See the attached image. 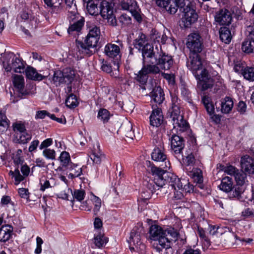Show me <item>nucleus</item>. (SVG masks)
<instances>
[{"label":"nucleus","instance_id":"nucleus-1","mask_svg":"<svg viewBox=\"0 0 254 254\" xmlns=\"http://www.w3.org/2000/svg\"><path fill=\"white\" fill-rule=\"evenodd\" d=\"M187 66L197 79V86L201 91H205L213 87L214 81L208 71L202 68V62L198 54H190Z\"/></svg>","mask_w":254,"mask_h":254},{"label":"nucleus","instance_id":"nucleus-2","mask_svg":"<svg viewBox=\"0 0 254 254\" xmlns=\"http://www.w3.org/2000/svg\"><path fill=\"white\" fill-rule=\"evenodd\" d=\"M149 171L154 177L152 183L148 184V188L152 193H154L156 191V188L154 185L152 186V184H155L157 187L162 188L166 184V180L168 179L167 176H169L167 174H170V172L160 167H156L154 165L150 166Z\"/></svg>","mask_w":254,"mask_h":254},{"label":"nucleus","instance_id":"nucleus-3","mask_svg":"<svg viewBox=\"0 0 254 254\" xmlns=\"http://www.w3.org/2000/svg\"><path fill=\"white\" fill-rule=\"evenodd\" d=\"M100 37L90 36L87 35L84 40V43L82 41L76 40V50L79 55L82 56H90L93 52L91 48L96 47L99 40Z\"/></svg>","mask_w":254,"mask_h":254},{"label":"nucleus","instance_id":"nucleus-4","mask_svg":"<svg viewBox=\"0 0 254 254\" xmlns=\"http://www.w3.org/2000/svg\"><path fill=\"white\" fill-rule=\"evenodd\" d=\"M68 19L69 23L67 32L69 35L75 36L82 30L84 25V18L81 16L75 11H69Z\"/></svg>","mask_w":254,"mask_h":254},{"label":"nucleus","instance_id":"nucleus-5","mask_svg":"<svg viewBox=\"0 0 254 254\" xmlns=\"http://www.w3.org/2000/svg\"><path fill=\"white\" fill-rule=\"evenodd\" d=\"M114 4L111 2L103 0L100 4V14L102 17L107 20V23L112 26L117 25V20L114 14Z\"/></svg>","mask_w":254,"mask_h":254},{"label":"nucleus","instance_id":"nucleus-6","mask_svg":"<svg viewBox=\"0 0 254 254\" xmlns=\"http://www.w3.org/2000/svg\"><path fill=\"white\" fill-rule=\"evenodd\" d=\"M183 0V4L179 5L177 6V10L179 9L180 11L183 13L182 21L186 28H189L190 25L194 23L198 18V15L195 10L191 7L189 4L186 5L185 0Z\"/></svg>","mask_w":254,"mask_h":254},{"label":"nucleus","instance_id":"nucleus-7","mask_svg":"<svg viewBox=\"0 0 254 254\" xmlns=\"http://www.w3.org/2000/svg\"><path fill=\"white\" fill-rule=\"evenodd\" d=\"M74 71L71 68H65L63 70H57L54 71L53 76V81L57 86L61 84H70L74 79Z\"/></svg>","mask_w":254,"mask_h":254},{"label":"nucleus","instance_id":"nucleus-8","mask_svg":"<svg viewBox=\"0 0 254 254\" xmlns=\"http://www.w3.org/2000/svg\"><path fill=\"white\" fill-rule=\"evenodd\" d=\"M161 45H156L154 48L153 45L148 44L143 48L140 51L142 58V63H152L155 64L156 63L157 58H158L161 53Z\"/></svg>","mask_w":254,"mask_h":254},{"label":"nucleus","instance_id":"nucleus-9","mask_svg":"<svg viewBox=\"0 0 254 254\" xmlns=\"http://www.w3.org/2000/svg\"><path fill=\"white\" fill-rule=\"evenodd\" d=\"M4 66L6 65L5 70L7 71L13 69L14 72L21 73L24 71V65L21 59L16 57L13 53L6 54L5 61L3 62Z\"/></svg>","mask_w":254,"mask_h":254},{"label":"nucleus","instance_id":"nucleus-10","mask_svg":"<svg viewBox=\"0 0 254 254\" xmlns=\"http://www.w3.org/2000/svg\"><path fill=\"white\" fill-rule=\"evenodd\" d=\"M186 46L190 54L200 53L203 48V39L198 33H191L188 36Z\"/></svg>","mask_w":254,"mask_h":254},{"label":"nucleus","instance_id":"nucleus-11","mask_svg":"<svg viewBox=\"0 0 254 254\" xmlns=\"http://www.w3.org/2000/svg\"><path fill=\"white\" fill-rule=\"evenodd\" d=\"M164 235V237L160 240L159 245H157L155 247V249L159 253L163 249L167 250L171 248L172 242L176 241L178 233L174 229H171L165 230Z\"/></svg>","mask_w":254,"mask_h":254},{"label":"nucleus","instance_id":"nucleus-12","mask_svg":"<svg viewBox=\"0 0 254 254\" xmlns=\"http://www.w3.org/2000/svg\"><path fill=\"white\" fill-rule=\"evenodd\" d=\"M168 174L169 176H167L168 179L166 180V184L169 183V188L170 187L173 190L178 189V190H185V192L190 191V183L187 181L181 180L173 173H170Z\"/></svg>","mask_w":254,"mask_h":254},{"label":"nucleus","instance_id":"nucleus-13","mask_svg":"<svg viewBox=\"0 0 254 254\" xmlns=\"http://www.w3.org/2000/svg\"><path fill=\"white\" fill-rule=\"evenodd\" d=\"M156 4L162 9L166 10L170 14H174L177 11V6L180 4H183L182 0H153Z\"/></svg>","mask_w":254,"mask_h":254},{"label":"nucleus","instance_id":"nucleus-14","mask_svg":"<svg viewBox=\"0 0 254 254\" xmlns=\"http://www.w3.org/2000/svg\"><path fill=\"white\" fill-rule=\"evenodd\" d=\"M232 15L230 11L226 8H222L215 12V21L219 25L228 26L232 21Z\"/></svg>","mask_w":254,"mask_h":254},{"label":"nucleus","instance_id":"nucleus-15","mask_svg":"<svg viewBox=\"0 0 254 254\" xmlns=\"http://www.w3.org/2000/svg\"><path fill=\"white\" fill-rule=\"evenodd\" d=\"M169 140L171 142V147L173 154L178 156H182L183 150L185 146L184 138L174 134L169 138Z\"/></svg>","mask_w":254,"mask_h":254},{"label":"nucleus","instance_id":"nucleus-16","mask_svg":"<svg viewBox=\"0 0 254 254\" xmlns=\"http://www.w3.org/2000/svg\"><path fill=\"white\" fill-rule=\"evenodd\" d=\"M20 165V170L22 175L20 173L18 166L14 171H10L8 173L12 178L14 179V184L15 185H18L21 182L23 181L25 178L29 175L30 173V168L27 165L22 164Z\"/></svg>","mask_w":254,"mask_h":254},{"label":"nucleus","instance_id":"nucleus-17","mask_svg":"<svg viewBox=\"0 0 254 254\" xmlns=\"http://www.w3.org/2000/svg\"><path fill=\"white\" fill-rule=\"evenodd\" d=\"M155 64H157L160 69L169 70L173 64V60L172 56L163 53L161 49V53Z\"/></svg>","mask_w":254,"mask_h":254},{"label":"nucleus","instance_id":"nucleus-18","mask_svg":"<svg viewBox=\"0 0 254 254\" xmlns=\"http://www.w3.org/2000/svg\"><path fill=\"white\" fill-rule=\"evenodd\" d=\"M152 105L153 111L150 116V124L153 127H159L162 123L163 116L161 109L158 107H154Z\"/></svg>","mask_w":254,"mask_h":254},{"label":"nucleus","instance_id":"nucleus-19","mask_svg":"<svg viewBox=\"0 0 254 254\" xmlns=\"http://www.w3.org/2000/svg\"><path fill=\"white\" fill-rule=\"evenodd\" d=\"M242 170L249 174H254V159L249 155H245L241 158Z\"/></svg>","mask_w":254,"mask_h":254},{"label":"nucleus","instance_id":"nucleus-20","mask_svg":"<svg viewBox=\"0 0 254 254\" xmlns=\"http://www.w3.org/2000/svg\"><path fill=\"white\" fill-rule=\"evenodd\" d=\"M164 232L165 231L163 230L162 227L158 225H153L150 227L149 234L151 239L158 242L156 244L154 243L153 244L155 248L157 245H159V241L161 238L164 237Z\"/></svg>","mask_w":254,"mask_h":254},{"label":"nucleus","instance_id":"nucleus-21","mask_svg":"<svg viewBox=\"0 0 254 254\" xmlns=\"http://www.w3.org/2000/svg\"><path fill=\"white\" fill-rule=\"evenodd\" d=\"M151 102L156 104L155 107H158L157 105H161L165 99L164 93L160 86H155L150 93Z\"/></svg>","mask_w":254,"mask_h":254},{"label":"nucleus","instance_id":"nucleus-22","mask_svg":"<svg viewBox=\"0 0 254 254\" xmlns=\"http://www.w3.org/2000/svg\"><path fill=\"white\" fill-rule=\"evenodd\" d=\"M104 53L110 58H116L117 61L120 58V49L118 46L115 44H107L105 47Z\"/></svg>","mask_w":254,"mask_h":254},{"label":"nucleus","instance_id":"nucleus-23","mask_svg":"<svg viewBox=\"0 0 254 254\" xmlns=\"http://www.w3.org/2000/svg\"><path fill=\"white\" fill-rule=\"evenodd\" d=\"M12 81L14 87L18 89V92L22 95H27L29 94V92L24 89V80L22 75H14Z\"/></svg>","mask_w":254,"mask_h":254},{"label":"nucleus","instance_id":"nucleus-24","mask_svg":"<svg viewBox=\"0 0 254 254\" xmlns=\"http://www.w3.org/2000/svg\"><path fill=\"white\" fill-rule=\"evenodd\" d=\"M13 228L9 225H3L0 228V241L5 242L8 241L12 235Z\"/></svg>","mask_w":254,"mask_h":254},{"label":"nucleus","instance_id":"nucleus-25","mask_svg":"<svg viewBox=\"0 0 254 254\" xmlns=\"http://www.w3.org/2000/svg\"><path fill=\"white\" fill-rule=\"evenodd\" d=\"M151 158L155 161L165 162V167L163 168H169V166L166 165V155L160 148H155L154 149L151 154Z\"/></svg>","mask_w":254,"mask_h":254},{"label":"nucleus","instance_id":"nucleus-26","mask_svg":"<svg viewBox=\"0 0 254 254\" xmlns=\"http://www.w3.org/2000/svg\"><path fill=\"white\" fill-rule=\"evenodd\" d=\"M65 169L70 172L68 174V178L71 179L79 177L82 174V168L78 165L72 162H70V164Z\"/></svg>","mask_w":254,"mask_h":254},{"label":"nucleus","instance_id":"nucleus-27","mask_svg":"<svg viewBox=\"0 0 254 254\" xmlns=\"http://www.w3.org/2000/svg\"><path fill=\"white\" fill-rule=\"evenodd\" d=\"M148 78V75H147L144 72L142 71V69L138 72L137 73L134 74V79L138 83L143 90H145V85L147 83V81Z\"/></svg>","mask_w":254,"mask_h":254},{"label":"nucleus","instance_id":"nucleus-28","mask_svg":"<svg viewBox=\"0 0 254 254\" xmlns=\"http://www.w3.org/2000/svg\"><path fill=\"white\" fill-rule=\"evenodd\" d=\"M219 33L220 39L223 42L229 44L231 42L232 36L230 30L227 26L221 27L219 29Z\"/></svg>","mask_w":254,"mask_h":254},{"label":"nucleus","instance_id":"nucleus-29","mask_svg":"<svg viewBox=\"0 0 254 254\" xmlns=\"http://www.w3.org/2000/svg\"><path fill=\"white\" fill-rule=\"evenodd\" d=\"M142 71L144 72L147 75L148 74H157L160 72V69L157 64L152 63H142Z\"/></svg>","mask_w":254,"mask_h":254},{"label":"nucleus","instance_id":"nucleus-30","mask_svg":"<svg viewBox=\"0 0 254 254\" xmlns=\"http://www.w3.org/2000/svg\"><path fill=\"white\" fill-rule=\"evenodd\" d=\"M25 71L27 78L29 79L41 81L45 77L42 74H39L36 69L31 66H28Z\"/></svg>","mask_w":254,"mask_h":254},{"label":"nucleus","instance_id":"nucleus-31","mask_svg":"<svg viewBox=\"0 0 254 254\" xmlns=\"http://www.w3.org/2000/svg\"><path fill=\"white\" fill-rule=\"evenodd\" d=\"M148 44H149L147 42L146 36L143 33H140L138 37L134 40L133 43L134 47L139 51H140L144 47Z\"/></svg>","mask_w":254,"mask_h":254},{"label":"nucleus","instance_id":"nucleus-32","mask_svg":"<svg viewBox=\"0 0 254 254\" xmlns=\"http://www.w3.org/2000/svg\"><path fill=\"white\" fill-rule=\"evenodd\" d=\"M177 97H173L172 98V104L171 111V118L174 119L176 118H181L180 115V109L179 107V103L177 102Z\"/></svg>","mask_w":254,"mask_h":254},{"label":"nucleus","instance_id":"nucleus-33","mask_svg":"<svg viewBox=\"0 0 254 254\" xmlns=\"http://www.w3.org/2000/svg\"><path fill=\"white\" fill-rule=\"evenodd\" d=\"M59 160L61 162L62 166L58 167V170L59 171H62L64 168H65L68 166L71 162L70 157L69 154L66 151H63L59 157Z\"/></svg>","mask_w":254,"mask_h":254},{"label":"nucleus","instance_id":"nucleus-34","mask_svg":"<svg viewBox=\"0 0 254 254\" xmlns=\"http://www.w3.org/2000/svg\"><path fill=\"white\" fill-rule=\"evenodd\" d=\"M245 188L242 185L236 184L232 188L230 191V197L231 198H237L240 199L241 198V194L244 192Z\"/></svg>","mask_w":254,"mask_h":254},{"label":"nucleus","instance_id":"nucleus-35","mask_svg":"<svg viewBox=\"0 0 254 254\" xmlns=\"http://www.w3.org/2000/svg\"><path fill=\"white\" fill-rule=\"evenodd\" d=\"M232 99L229 97H226L221 102V112L224 114L229 113L233 107Z\"/></svg>","mask_w":254,"mask_h":254},{"label":"nucleus","instance_id":"nucleus-36","mask_svg":"<svg viewBox=\"0 0 254 254\" xmlns=\"http://www.w3.org/2000/svg\"><path fill=\"white\" fill-rule=\"evenodd\" d=\"M173 125L174 127L175 128L177 127H180L181 131H184L186 130L188 127V124L186 121L184 119L183 116H181V118H176L174 119H172Z\"/></svg>","mask_w":254,"mask_h":254},{"label":"nucleus","instance_id":"nucleus-37","mask_svg":"<svg viewBox=\"0 0 254 254\" xmlns=\"http://www.w3.org/2000/svg\"><path fill=\"white\" fill-rule=\"evenodd\" d=\"M232 179L229 177H226L222 179L219 188L225 192H230L232 190Z\"/></svg>","mask_w":254,"mask_h":254},{"label":"nucleus","instance_id":"nucleus-38","mask_svg":"<svg viewBox=\"0 0 254 254\" xmlns=\"http://www.w3.org/2000/svg\"><path fill=\"white\" fill-rule=\"evenodd\" d=\"M121 5L124 9L128 10L130 12L138 9V6L135 0H124L122 2Z\"/></svg>","mask_w":254,"mask_h":254},{"label":"nucleus","instance_id":"nucleus-39","mask_svg":"<svg viewBox=\"0 0 254 254\" xmlns=\"http://www.w3.org/2000/svg\"><path fill=\"white\" fill-rule=\"evenodd\" d=\"M31 135L26 131L17 135V137H14L13 141L15 143L19 144H26L31 139Z\"/></svg>","mask_w":254,"mask_h":254},{"label":"nucleus","instance_id":"nucleus-40","mask_svg":"<svg viewBox=\"0 0 254 254\" xmlns=\"http://www.w3.org/2000/svg\"><path fill=\"white\" fill-rule=\"evenodd\" d=\"M85 2H87L86 9L88 12L92 15H98L99 12L97 4H95L92 0H86Z\"/></svg>","mask_w":254,"mask_h":254},{"label":"nucleus","instance_id":"nucleus-41","mask_svg":"<svg viewBox=\"0 0 254 254\" xmlns=\"http://www.w3.org/2000/svg\"><path fill=\"white\" fill-rule=\"evenodd\" d=\"M201 102L209 114L211 115L214 113V107L211 102V99L208 96H203Z\"/></svg>","mask_w":254,"mask_h":254},{"label":"nucleus","instance_id":"nucleus-42","mask_svg":"<svg viewBox=\"0 0 254 254\" xmlns=\"http://www.w3.org/2000/svg\"><path fill=\"white\" fill-rule=\"evenodd\" d=\"M12 127L14 132V137H17V135L27 131L24 125L20 122L13 123Z\"/></svg>","mask_w":254,"mask_h":254},{"label":"nucleus","instance_id":"nucleus-43","mask_svg":"<svg viewBox=\"0 0 254 254\" xmlns=\"http://www.w3.org/2000/svg\"><path fill=\"white\" fill-rule=\"evenodd\" d=\"M242 49L246 53H251L254 51V45L253 41L246 37L245 41L242 43Z\"/></svg>","mask_w":254,"mask_h":254},{"label":"nucleus","instance_id":"nucleus-44","mask_svg":"<svg viewBox=\"0 0 254 254\" xmlns=\"http://www.w3.org/2000/svg\"><path fill=\"white\" fill-rule=\"evenodd\" d=\"M234 177L237 184L244 186L247 179L246 173H245L243 170L241 171H238L236 174H235Z\"/></svg>","mask_w":254,"mask_h":254},{"label":"nucleus","instance_id":"nucleus-45","mask_svg":"<svg viewBox=\"0 0 254 254\" xmlns=\"http://www.w3.org/2000/svg\"><path fill=\"white\" fill-rule=\"evenodd\" d=\"M65 103L66 106L70 109L75 108L78 104L76 96L73 94H71L68 96Z\"/></svg>","mask_w":254,"mask_h":254},{"label":"nucleus","instance_id":"nucleus-46","mask_svg":"<svg viewBox=\"0 0 254 254\" xmlns=\"http://www.w3.org/2000/svg\"><path fill=\"white\" fill-rule=\"evenodd\" d=\"M39 22L37 17L30 16V18L25 23V26L30 30H34L38 27Z\"/></svg>","mask_w":254,"mask_h":254},{"label":"nucleus","instance_id":"nucleus-47","mask_svg":"<svg viewBox=\"0 0 254 254\" xmlns=\"http://www.w3.org/2000/svg\"><path fill=\"white\" fill-rule=\"evenodd\" d=\"M108 241V238L104 237L100 234L95 235L94 243L95 245L99 248L102 247Z\"/></svg>","mask_w":254,"mask_h":254},{"label":"nucleus","instance_id":"nucleus-48","mask_svg":"<svg viewBox=\"0 0 254 254\" xmlns=\"http://www.w3.org/2000/svg\"><path fill=\"white\" fill-rule=\"evenodd\" d=\"M22 152L21 149H18L15 153L12 154V158L16 166L22 165L24 163V159L21 156Z\"/></svg>","mask_w":254,"mask_h":254},{"label":"nucleus","instance_id":"nucleus-49","mask_svg":"<svg viewBox=\"0 0 254 254\" xmlns=\"http://www.w3.org/2000/svg\"><path fill=\"white\" fill-rule=\"evenodd\" d=\"M244 78L250 81H254V67H246L242 72Z\"/></svg>","mask_w":254,"mask_h":254},{"label":"nucleus","instance_id":"nucleus-50","mask_svg":"<svg viewBox=\"0 0 254 254\" xmlns=\"http://www.w3.org/2000/svg\"><path fill=\"white\" fill-rule=\"evenodd\" d=\"M110 117V115L109 112L105 109H101L98 112L97 117L104 123L108 122Z\"/></svg>","mask_w":254,"mask_h":254},{"label":"nucleus","instance_id":"nucleus-51","mask_svg":"<svg viewBox=\"0 0 254 254\" xmlns=\"http://www.w3.org/2000/svg\"><path fill=\"white\" fill-rule=\"evenodd\" d=\"M129 241L137 246L140 245L141 243L140 242V236L139 234L136 232L134 230H132L130 232Z\"/></svg>","mask_w":254,"mask_h":254},{"label":"nucleus","instance_id":"nucleus-52","mask_svg":"<svg viewBox=\"0 0 254 254\" xmlns=\"http://www.w3.org/2000/svg\"><path fill=\"white\" fill-rule=\"evenodd\" d=\"M8 124L5 115L0 113V133H2L8 128Z\"/></svg>","mask_w":254,"mask_h":254},{"label":"nucleus","instance_id":"nucleus-53","mask_svg":"<svg viewBox=\"0 0 254 254\" xmlns=\"http://www.w3.org/2000/svg\"><path fill=\"white\" fill-rule=\"evenodd\" d=\"M70 191L72 195V197L74 199H76L79 201H81L84 198L85 195V192L83 190H75L72 192L71 190Z\"/></svg>","mask_w":254,"mask_h":254},{"label":"nucleus","instance_id":"nucleus-54","mask_svg":"<svg viewBox=\"0 0 254 254\" xmlns=\"http://www.w3.org/2000/svg\"><path fill=\"white\" fill-rule=\"evenodd\" d=\"M122 128L124 129L125 135L127 137L130 138H133V132L132 131V125L129 122L123 126Z\"/></svg>","mask_w":254,"mask_h":254},{"label":"nucleus","instance_id":"nucleus-55","mask_svg":"<svg viewBox=\"0 0 254 254\" xmlns=\"http://www.w3.org/2000/svg\"><path fill=\"white\" fill-rule=\"evenodd\" d=\"M105 158L104 155L101 154L100 152H93L90 155L91 159L93 162L97 164L101 163V161Z\"/></svg>","mask_w":254,"mask_h":254},{"label":"nucleus","instance_id":"nucleus-56","mask_svg":"<svg viewBox=\"0 0 254 254\" xmlns=\"http://www.w3.org/2000/svg\"><path fill=\"white\" fill-rule=\"evenodd\" d=\"M245 34L248 39L253 41L254 45V22L253 25H249L246 27Z\"/></svg>","mask_w":254,"mask_h":254},{"label":"nucleus","instance_id":"nucleus-57","mask_svg":"<svg viewBox=\"0 0 254 254\" xmlns=\"http://www.w3.org/2000/svg\"><path fill=\"white\" fill-rule=\"evenodd\" d=\"M92 200L94 204V212L95 214H96L99 211L101 206V199L97 196L93 195Z\"/></svg>","mask_w":254,"mask_h":254},{"label":"nucleus","instance_id":"nucleus-58","mask_svg":"<svg viewBox=\"0 0 254 254\" xmlns=\"http://www.w3.org/2000/svg\"><path fill=\"white\" fill-rule=\"evenodd\" d=\"M151 34L150 35V39L151 40L154 42V43L157 42L159 43V45L160 44V42L162 34L158 32H157L156 30H152L151 31Z\"/></svg>","mask_w":254,"mask_h":254},{"label":"nucleus","instance_id":"nucleus-59","mask_svg":"<svg viewBox=\"0 0 254 254\" xmlns=\"http://www.w3.org/2000/svg\"><path fill=\"white\" fill-rule=\"evenodd\" d=\"M223 167H224L222 170L227 174L231 175V176H235V174L237 173V171L239 170L237 169L235 167L230 165L228 166H223Z\"/></svg>","mask_w":254,"mask_h":254},{"label":"nucleus","instance_id":"nucleus-60","mask_svg":"<svg viewBox=\"0 0 254 254\" xmlns=\"http://www.w3.org/2000/svg\"><path fill=\"white\" fill-rule=\"evenodd\" d=\"M40 190L41 191H44L46 189L52 188V186L51 185V182L50 180H47L44 178L40 179Z\"/></svg>","mask_w":254,"mask_h":254},{"label":"nucleus","instance_id":"nucleus-61","mask_svg":"<svg viewBox=\"0 0 254 254\" xmlns=\"http://www.w3.org/2000/svg\"><path fill=\"white\" fill-rule=\"evenodd\" d=\"M100 29L96 26H93L89 28V32L87 35L94 37H100Z\"/></svg>","mask_w":254,"mask_h":254},{"label":"nucleus","instance_id":"nucleus-62","mask_svg":"<svg viewBox=\"0 0 254 254\" xmlns=\"http://www.w3.org/2000/svg\"><path fill=\"white\" fill-rule=\"evenodd\" d=\"M119 22L122 25H127L131 23L130 17L127 14H122L119 18Z\"/></svg>","mask_w":254,"mask_h":254},{"label":"nucleus","instance_id":"nucleus-63","mask_svg":"<svg viewBox=\"0 0 254 254\" xmlns=\"http://www.w3.org/2000/svg\"><path fill=\"white\" fill-rule=\"evenodd\" d=\"M43 155L48 159L54 160L55 159L56 153L53 149H45L43 151Z\"/></svg>","mask_w":254,"mask_h":254},{"label":"nucleus","instance_id":"nucleus-64","mask_svg":"<svg viewBox=\"0 0 254 254\" xmlns=\"http://www.w3.org/2000/svg\"><path fill=\"white\" fill-rule=\"evenodd\" d=\"M55 5L49 6L51 9L49 11L52 14H57L59 13L62 10V7L61 6V4L59 3H55Z\"/></svg>","mask_w":254,"mask_h":254}]
</instances>
